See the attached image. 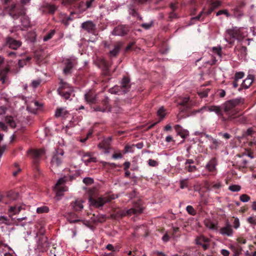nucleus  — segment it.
Listing matches in <instances>:
<instances>
[{
	"label": "nucleus",
	"instance_id": "nucleus-18",
	"mask_svg": "<svg viewBox=\"0 0 256 256\" xmlns=\"http://www.w3.org/2000/svg\"><path fill=\"white\" fill-rule=\"evenodd\" d=\"M84 99L86 102L90 104H97L98 100L97 94L92 90L84 94Z\"/></svg>",
	"mask_w": 256,
	"mask_h": 256
},
{
	"label": "nucleus",
	"instance_id": "nucleus-9",
	"mask_svg": "<svg viewBox=\"0 0 256 256\" xmlns=\"http://www.w3.org/2000/svg\"><path fill=\"white\" fill-rule=\"evenodd\" d=\"M101 104L102 106L100 105H96L94 107V110L95 112H110L112 110V106L110 104V98L105 96L101 100Z\"/></svg>",
	"mask_w": 256,
	"mask_h": 256
},
{
	"label": "nucleus",
	"instance_id": "nucleus-42",
	"mask_svg": "<svg viewBox=\"0 0 256 256\" xmlns=\"http://www.w3.org/2000/svg\"><path fill=\"white\" fill-rule=\"evenodd\" d=\"M10 71V66L7 65L5 67H0V76H7V74Z\"/></svg>",
	"mask_w": 256,
	"mask_h": 256
},
{
	"label": "nucleus",
	"instance_id": "nucleus-55",
	"mask_svg": "<svg viewBox=\"0 0 256 256\" xmlns=\"http://www.w3.org/2000/svg\"><path fill=\"white\" fill-rule=\"evenodd\" d=\"M185 169L187 170L188 172H193L196 170V168L195 166H191V165H184Z\"/></svg>",
	"mask_w": 256,
	"mask_h": 256
},
{
	"label": "nucleus",
	"instance_id": "nucleus-32",
	"mask_svg": "<svg viewBox=\"0 0 256 256\" xmlns=\"http://www.w3.org/2000/svg\"><path fill=\"white\" fill-rule=\"evenodd\" d=\"M31 59L32 58L30 56H27L24 59L20 60L17 64L18 68L20 69L26 65L27 64L30 62Z\"/></svg>",
	"mask_w": 256,
	"mask_h": 256
},
{
	"label": "nucleus",
	"instance_id": "nucleus-41",
	"mask_svg": "<svg viewBox=\"0 0 256 256\" xmlns=\"http://www.w3.org/2000/svg\"><path fill=\"white\" fill-rule=\"evenodd\" d=\"M5 121L12 128H14L16 127V122L14 120L13 118L11 116H6L5 118Z\"/></svg>",
	"mask_w": 256,
	"mask_h": 256
},
{
	"label": "nucleus",
	"instance_id": "nucleus-12",
	"mask_svg": "<svg viewBox=\"0 0 256 256\" xmlns=\"http://www.w3.org/2000/svg\"><path fill=\"white\" fill-rule=\"evenodd\" d=\"M81 28L89 34L93 35L96 34V24L91 20H87L82 23Z\"/></svg>",
	"mask_w": 256,
	"mask_h": 256
},
{
	"label": "nucleus",
	"instance_id": "nucleus-54",
	"mask_svg": "<svg viewBox=\"0 0 256 256\" xmlns=\"http://www.w3.org/2000/svg\"><path fill=\"white\" fill-rule=\"evenodd\" d=\"M212 51L214 54H216L219 56H222V48L220 47H214L212 48Z\"/></svg>",
	"mask_w": 256,
	"mask_h": 256
},
{
	"label": "nucleus",
	"instance_id": "nucleus-45",
	"mask_svg": "<svg viewBox=\"0 0 256 256\" xmlns=\"http://www.w3.org/2000/svg\"><path fill=\"white\" fill-rule=\"evenodd\" d=\"M49 211V208L46 206H42L38 207L36 209V212L38 214L46 213Z\"/></svg>",
	"mask_w": 256,
	"mask_h": 256
},
{
	"label": "nucleus",
	"instance_id": "nucleus-59",
	"mask_svg": "<svg viewBox=\"0 0 256 256\" xmlns=\"http://www.w3.org/2000/svg\"><path fill=\"white\" fill-rule=\"evenodd\" d=\"M148 164L150 166L154 167L158 166V162L154 160L150 159L148 161Z\"/></svg>",
	"mask_w": 256,
	"mask_h": 256
},
{
	"label": "nucleus",
	"instance_id": "nucleus-1",
	"mask_svg": "<svg viewBox=\"0 0 256 256\" xmlns=\"http://www.w3.org/2000/svg\"><path fill=\"white\" fill-rule=\"evenodd\" d=\"M244 104L242 98H235L226 102L222 106L224 116L222 122L226 124H243L246 122V118L242 114H238L239 110L236 108L240 104Z\"/></svg>",
	"mask_w": 256,
	"mask_h": 256
},
{
	"label": "nucleus",
	"instance_id": "nucleus-62",
	"mask_svg": "<svg viewBox=\"0 0 256 256\" xmlns=\"http://www.w3.org/2000/svg\"><path fill=\"white\" fill-rule=\"evenodd\" d=\"M220 2L219 1H214L212 2L210 6H212L214 10L220 6Z\"/></svg>",
	"mask_w": 256,
	"mask_h": 256
},
{
	"label": "nucleus",
	"instance_id": "nucleus-64",
	"mask_svg": "<svg viewBox=\"0 0 256 256\" xmlns=\"http://www.w3.org/2000/svg\"><path fill=\"white\" fill-rule=\"evenodd\" d=\"M218 135L222 136L226 140L230 139L232 137L231 135L227 132L224 134L220 132Z\"/></svg>",
	"mask_w": 256,
	"mask_h": 256
},
{
	"label": "nucleus",
	"instance_id": "nucleus-2",
	"mask_svg": "<svg viewBox=\"0 0 256 256\" xmlns=\"http://www.w3.org/2000/svg\"><path fill=\"white\" fill-rule=\"evenodd\" d=\"M243 30L242 28H238L236 27L226 30L225 36L226 40L230 44H232L234 42V40H231L232 39L242 40L246 36V34L243 32Z\"/></svg>",
	"mask_w": 256,
	"mask_h": 256
},
{
	"label": "nucleus",
	"instance_id": "nucleus-44",
	"mask_svg": "<svg viewBox=\"0 0 256 256\" xmlns=\"http://www.w3.org/2000/svg\"><path fill=\"white\" fill-rule=\"evenodd\" d=\"M204 13V10H202L197 16L192 18V20H197L201 22L203 21L205 16Z\"/></svg>",
	"mask_w": 256,
	"mask_h": 256
},
{
	"label": "nucleus",
	"instance_id": "nucleus-23",
	"mask_svg": "<svg viewBox=\"0 0 256 256\" xmlns=\"http://www.w3.org/2000/svg\"><path fill=\"white\" fill-rule=\"evenodd\" d=\"M83 201L82 200L77 199L75 201L71 202L70 206L76 212L81 211L84 208L82 204Z\"/></svg>",
	"mask_w": 256,
	"mask_h": 256
},
{
	"label": "nucleus",
	"instance_id": "nucleus-26",
	"mask_svg": "<svg viewBox=\"0 0 256 256\" xmlns=\"http://www.w3.org/2000/svg\"><path fill=\"white\" fill-rule=\"evenodd\" d=\"M174 128L178 135H180L182 138H186L188 134V130H184L179 124H176L174 126Z\"/></svg>",
	"mask_w": 256,
	"mask_h": 256
},
{
	"label": "nucleus",
	"instance_id": "nucleus-8",
	"mask_svg": "<svg viewBox=\"0 0 256 256\" xmlns=\"http://www.w3.org/2000/svg\"><path fill=\"white\" fill-rule=\"evenodd\" d=\"M64 151L62 149L58 148L52 156L50 164L52 168L60 166L63 162Z\"/></svg>",
	"mask_w": 256,
	"mask_h": 256
},
{
	"label": "nucleus",
	"instance_id": "nucleus-31",
	"mask_svg": "<svg viewBox=\"0 0 256 256\" xmlns=\"http://www.w3.org/2000/svg\"><path fill=\"white\" fill-rule=\"evenodd\" d=\"M112 140L110 138L103 140L99 144L98 146L105 150H108L110 148V142Z\"/></svg>",
	"mask_w": 256,
	"mask_h": 256
},
{
	"label": "nucleus",
	"instance_id": "nucleus-63",
	"mask_svg": "<svg viewBox=\"0 0 256 256\" xmlns=\"http://www.w3.org/2000/svg\"><path fill=\"white\" fill-rule=\"evenodd\" d=\"M188 182L186 180H183L180 182V187L183 189L188 187Z\"/></svg>",
	"mask_w": 256,
	"mask_h": 256
},
{
	"label": "nucleus",
	"instance_id": "nucleus-61",
	"mask_svg": "<svg viewBox=\"0 0 256 256\" xmlns=\"http://www.w3.org/2000/svg\"><path fill=\"white\" fill-rule=\"evenodd\" d=\"M180 228L178 227H172V236L174 238L177 236L176 234L178 232H180Z\"/></svg>",
	"mask_w": 256,
	"mask_h": 256
},
{
	"label": "nucleus",
	"instance_id": "nucleus-11",
	"mask_svg": "<svg viewBox=\"0 0 256 256\" xmlns=\"http://www.w3.org/2000/svg\"><path fill=\"white\" fill-rule=\"evenodd\" d=\"M65 66L63 70V72L67 75L72 72L73 67L77 64L76 59L74 58L66 59L64 61Z\"/></svg>",
	"mask_w": 256,
	"mask_h": 256
},
{
	"label": "nucleus",
	"instance_id": "nucleus-52",
	"mask_svg": "<svg viewBox=\"0 0 256 256\" xmlns=\"http://www.w3.org/2000/svg\"><path fill=\"white\" fill-rule=\"evenodd\" d=\"M246 220L249 224L256 226V216L248 217Z\"/></svg>",
	"mask_w": 256,
	"mask_h": 256
},
{
	"label": "nucleus",
	"instance_id": "nucleus-10",
	"mask_svg": "<svg viewBox=\"0 0 256 256\" xmlns=\"http://www.w3.org/2000/svg\"><path fill=\"white\" fill-rule=\"evenodd\" d=\"M25 10L26 9L23 6L16 7L15 4H13L10 6V15L14 20H16L25 14Z\"/></svg>",
	"mask_w": 256,
	"mask_h": 256
},
{
	"label": "nucleus",
	"instance_id": "nucleus-13",
	"mask_svg": "<svg viewBox=\"0 0 256 256\" xmlns=\"http://www.w3.org/2000/svg\"><path fill=\"white\" fill-rule=\"evenodd\" d=\"M130 27L126 24H120L116 26L112 32V34L116 36H123L128 34Z\"/></svg>",
	"mask_w": 256,
	"mask_h": 256
},
{
	"label": "nucleus",
	"instance_id": "nucleus-56",
	"mask_svg": "<svg viewBox=\"0 0 256 256\" xmlns=\"http://www.w3.org/2000/svg\"><path fill=\"white\" fill-rule=\"evenodd\" d=\"M106 220V218L104 215L103 214H98L97 218L96 219V222H103Z\"/></svg>",
	"mask_w": 256,
	"mask_h": 256
},
{
	"label": "nucleus",
	"instance_id": "nucleus-49",
	"mask_svg": "<svg viewBox=\"0 0 256 256\" xmlns=\"http://www.w3.org/2000/svg\"><path fill=\"white\" fill-rule=\"evenodd\" d=\"M186 210L190 214L194 216L196 214V210L191 206H188L186 208Z\"/></svg>",
	"mask_w": 256,
	"mask_h": 256
},
{
	"label": "nucleus",
	"instance_id": "nucleus-30",
	"mask_svg": "<svg viewBox=\"0 0 256 256\" xmlns=\"http://www.w3.org/2000/svg\"><path fill=\"white\" fill-rule=\"evenodd\" d=\"M206 137L212 142V144L210 146V148L212 150H216L218 146L220 144V142L216 138H213L207 134Z\"/></svg>",
	"mask_w": 256,
	"mask_h": 256
},
{
	"label": "nucleus",
	"instance_id": "nucleus-29",
	"mask_svg": "<svg viewBox=\"0 0 256 256\" xmlns=\"http://www.w3.org/2000/svg\"><path fill=\"white\" fill-rule=\"evenodd\" d=\"M66 218L70 223H75L80 222L78 216L73 212L68 213L66 216Z\"/></svg>",
	"mask_w": 256,
	"mask_h": 256
},
{
	"label": "nucleus",
	"instance_id": "nucleus-19",
	"mask_svg": "<svg viewBox=\"0 0 256 256\" xmlns=\"http://www.w3.org/2000/svg\"><path fill=\"white\" fill-rule=\"evenodd\" d=\"M82 160L86 165H88L91 162H97L96 158L94 156V154L90 152H83Z\"/></svg>",
	"mask_w": 256,
	"mask_h": 256
},
{
	"label": "nucleus",
	"instance_id": "nucleus-22",
	"mask_svg": "<svg viewBox=\"0 0 256 256\" xmlns=\"http://www.w3.org/2000/svg\"><path fill=\"white\" fill-rule=\"evenodd\" d=\"M220 232L222 235L227 236H232L233 234V230L231 225L229 223H226L225 226L220 228Z\"/></svg>",
	"mask_w": 256,
	"mask_h": 256
},
{
	"label": "nucleus",
	"instance_id": "nucleus-35",
	"mask_svg": "<svg viewBox=\"0 0 256 256\" xmlns=\"http://www.w3.org/2000/svg\"><path fill=\"white\" fill-rule=\"evenodd\" d=\"M7 196L10 200H14L18 198L19 194L16 192L10 190L8 192Z\"/></svg>",
	"mask_w": 256,
	"mask_h": 256
},
{
	"label": "nucleus",
	"instance_id": "nucleus-14",
	"mask_svg": "<svg viewBox=\"0 0 256 256\" xmlns=\"http://www.w3.org/2000/svg\"><path fill=\"white\" fill-rule=\"evenodd\" d=\"M196 242V244L201 246L204 250H208L210 247V239L204 236L197 237Z\"/></svg>",
	"mask_w": 256,
	"mask_h": 256
},
{
	"label": "nucleus",
	"instance_id": "nucleus-5",
	"mask_svg": "<svg viewBox=\"0 0 256 256\" xmlns=\"http://www.w3.org/2000/svg\"><path fill=\"white\" fill-rule=\"evenodd\" d=\"M144 208L142 206L141 200L134 202L133 204L132 207L129 210H124L120 212L121 217L125 216H131L132 214L138 215L142 212Z\"/></svg>",
	"mask_w": 256,
	"mask_h": 256
},
{
	"label": "nucleus",
	"instance_id": "nucleus-7",
	"mask_svg": "<svg viewBox=\"0 0 256 256\" xmlns=\"http://www.w3.org/2000/svg\"><path fill=\"white\" fill-rule=\"evenodd\" d=\"M28 153L32 158L34 169L37 171H39L38 165L40 162L41 156L45 153L44 150L42 148L38 150H30Z\"/></svg>",
	"mask_w": 256,
	"mask_h": 256
},
{
	"label": "nucleus",
	"instance_id": "nucleus-16",
	"mask_svg": "<svg viewBox=\"0 0 256 256\" xmlns=\"http://www.w3.org/2000/svg\"><path fill=\"white\" fill-rule=\"evenodd\" d=\"M49 247L48 238L44 235L40 236L38 242V248L42 252L46 251Z\"/></svg>",
	"mask_w": 256,
	"mask_h": 256
},
{
	"label": "nucleus",
	"instance_id": "nucleus-43",
	"mask_svg": "<svg viewBox=\"0 0 256 256\" xmlns=\"http://www.w3.org/2000/svg\"><path fill=\"white\" fill-rule=\"evenodd\" d=\"M158 116L160 118V121L162 120L166 116L165 110L164 107L160 108L157 112Z\"/></svg>",
	"mask_w": 256,
	"mask_h": 256
},
{
	"label": "nucleus",
	"instance_id": "nucleus-25",
	"mask_svg": "<svg viewBox=\"0 0 256 256\" xmlns=\"http://www.w3.org/2000/svg\"><path fill=\"white\" fill-rule=\"evenodd\" d=\"M43 11L49 14H54L56 10V7L54 4L46 3L42 6Z\"/></svg>",
	"mask_w": 256,
	"mask_h": 256
},
{
	"label": "nucleus",
	"instance_id": "nucleus-46",
	"mask_svg": "<svg viewBox=\"0 0 256 256\" xmlns=\"http://www.w3.org/2000/svg\"><path fill=\"white\" fill-rule=\"evenodd\" d=\"M10 220L6 216H0V224H5L6 225L10 224Z\"/></svg>",
	"mask_w": 256,
	"mask_h": 256
},
{
	"label": "nucleus",
	"instance_id": "nucleus-38",
	"mask_svg": "<svg viewBox=\"0 0 256 256\" xmlns=\"http://www.w3.org/2000/svg\"><path fill=\"white\" fill-rule=\"evenodd\" d=\"M191 102L190 101V98L188 97H185L182 98L181 102H180V104L186 107V108H189L191 106Z\"/></svg>",
	"mask_w": 256,
	"mask_h": 256
},
{
	"label": "nucleus",
	"instance_id": "nucleus-33",
	"mask_svg": "<svg viewBox=\"0 0 256 256\" xmlns=\"http://www.w3.org/2000/svg\"><path fill=\"white\" fill-rule=\"evenodd\" d=\"M222 187L220 182H212L207 186V189L208 190H218Z\"/></svg>",
	"mask_w": 256,
	"mask_h": 256
},
{
	"label": "nucleus",
	"instance_id": "nucleus-50",
	"mask_svg": "<svg viewBox=\"0 0 256 256\" xmlns=\"http://www.w3.org/2000/svg\"><path fill=\"white\" fill-rule=\"evenodd\" d=\"M228 189L232 192H239L241 189V187L238 185L234 184L230 186Z\"/></svg>",
	"mask_w": 256,
	"mask_h": 256
},
{
	"label": "nucleus",
	"instance_id": "nucleus-15",
	"mask_svg": "<svg viewBox=\"0 0 256 256\" xmlns=\"http://www.w3.org/2000/svg\"><path fill=\"white\" fill-rule=\"evenodd\" d=\"M234 52L238 56L239 60L244 59L247 55V48L243 46H237L234 48Z\"/></svg>",
	"mask_w": 256,
	"mask_h": 256
},
{
	"label": "nucleus",
	"instance_id": "nucleus-39",
	"mask_svg": "<svg viewBox=\"0 0 256 256\" xmlns=\"http://www.w3.org/2000/svg\"><path fill=\"white\" fill-rule=\"evenodd\" d=\"M67 112L63 108H57L55 116L56 118L64 116L67 114Z\"/></svg>",
	"mask_w": 256,
	"mask_h": 256
},
{
	"label": "nucleus",
	"instance_id": "nucleus-28",
	"mask_svg": "<svg viewBox=\"0 0 256 256\" xmlns=\"http://www.w3.org/2000/svg\"><path fill=\"white\" fill-rule=\"evenodd\" d=\"M21 206L18 205L10 206H9L8 213L10 216L16 214L20 212Z\"/></svg>",
	"mask_w": 256,
	"mask_h": 256
},
{
	"label": "nucleus",
	"instance_id": "nucleus-47",
	"mask_svg": "<svg viewBox=\"0 0 256 256\" xmlns=\"http://www.w3.org/2000/svg\"><path fill=\"white\" fill-rule=\"evenodd\" d=\"M233 250L234 252V256H239L242 251V248L238 245L236 247L233 248Z\"/></svg>",
	"mask_w": 256,
	"mask_h": 256
},
{
	"label": "nucleus",
	"instance_id": "nucleus-48",
	"mask_svg": "<svg viewBox=\"0 0 256 256\" xmlns=\"http://www.w3.org/2000/svg\"><path fill=\"white\" fill-rule=\"evenodd\" d=\"M55 33L54 30H51L50 32L46 34L43 38L44 42H46L52 38Z\"/></svg>",
	"mask_w": 256,
	"mask_h": 256
},
{
	"label": "nucleus",
	"instance_id": "nucleus-36",
	"mask_svg": "<svg viewBox=\"0 0 256 256\" xmlns=\"http://www.w3.org/2000/svg\"><path fill=\"white\" fill-rule=\"evenodd\" d=\"M120 46L119 44H115L113 50H110L109 56L110 57L116 56L119 53Z\"/></svg>",
	"mask_w": 256,
	"mask_h": 256
},
{
	"label": "nucleus",
	"instance_id": "nucleus-4",
	"mask_svg": "<svg viewBox=\"0 0 256 256\" xmlns=\"http://www.w3.org/2000/svg\"><path fill=\"white\" fill-rule=\"evenodd\" d=\"M115 198V196L114 194H106L103 196L96 197V198H90L89 201L90 204L94 207L96 208H100L102 207L105 204L110 202L112 200Z\"/></svg>",
	"mask_w": 256,
	"mask_h": 256
},
{
	"label": "nucleus",
	"instance_id": "nucleus-24",
	"mask_svg": "<svg viewBox=\"0 0 256 256\" xmlns=\"http://www.w3.org/2000/svg\"><path fill=\"white\" fill-rule=\"evenodd\" d=\"M253 82V78L252 76H249L243 80L240 88H238V90L240 91L243 88H248Z\"/></svg>",
	"mask_w": 256,
	"mask_h": 256
},
{
	"label": "nucleus",
	"instance_id": "nucleus-34",
	"mask_svg": "<svg viewBox=\"0 0 256 256\" xmlns=\"http://www.w3.org/2000/svg\"><path fill=\"white\" fill-rule=\"evenodd\" d=\"M20 22L24 28H26L30 26V20L28 18L26 15V14L20 17Z\"/></svg>",
	"mask_w": 256,
	"mask_h": 256
},
{
	"label": "nucleus",
	"instance_id": "nucleus-58",
	"mask_svg": "<svg viewBox=\"0 0 256 256\" xmlns=\"http://www.w3.org/2000/svg\"><path fill=\"white\" fill-rule=\"evenodd\" d=\"M240 223L239 219L238 218H234V221L233 222V226L234 228L237 229L240 227Z\"/></svg>",
	"mask_w": 256,
	"mask_h": 256
},
{
	"label": "nucleus",
	"instance_id": "nucleus-6",
	"mask_svg": "<svg viewBox=\"0 0 256 256\" xmlns=\"http://www.w3.org/2000/svg\"><path fill=\"white\" fill-rule=\"evenodd\" d=\"M58 94L60 95L66 100H68L71 94L73 92L74 90L72 87L70 86L69 84L64 82L62 80L60 82V86L57 90Z\"/></svg>",
	"mask_w": 256,
	"mask_h": 256
},
{
	"label": "nucleus",
	"instance_id": "nucleus-21",
	"mask_svg": "<svg viewBox=\"0 0 256 256\" xmlns=\"http://www.w3.org/2000/svg\"><path fill=\"white\" fill-rule=\"evenodd\" d=\"M66 182L64 178H60L55 185L56 190L57 191L58 194H60L61 192L66 190V188L62 186V185Z\"/></svg>",
	"mask_w": 256,
	"mask_h": 256
},
{
	"label": "nucleus",
	"instance_id": "nucleus-20",
	"mask_svg": "<svg viewBox=\"0 0 256 256\" xmlns=\"http://www.w3.org/2000/svg\"><path fill=\"white\" fill-rule=\"evenodd\" d=\"M218 164L217 160L216 158H212L210 160L206 166V168L211 172H214L216 170V166Z\"/></svg>",
	"mask_w": 256,
	"mask_h": 256
},
{
	"label": "nucleus",
	"instance_id": "nucleus-60",
	"mask_svg": "<svg viewBox=\"0 0 256 256\" xmlns=\"http://www.w3.org/2000/svg\"><path fill=\"white\" fill-rule=\"evenodd\" d=\"M83 182L86 184H90L94 182V180L90 178H84Z\"/></svg>",
	"mask_w": 256,
	"mask_h": 256
},
{
	"label": "nucleus",
	"instance_id": "nucleus-40",
	"mask_svg": "<svg viewBox=\"0 0 256 256\" xmlns=\"http://www.w3.org/2000/svg\"><path fill=\"white\" fill-rule=\"evenodd\" d=\"M210 90V89L208 88H203L199 90V91L198 92V94L200 98H206L208 96V93Z\"/></svg>",
	"mask_w": 256,
	"mask_h": 256
},
{
	"label": "nucleus",
	"instance_id": "nucleus-51",
	"mask_svg": "<svg viewBox=\"0 0 256 256\" xmlns=\"http://www.w3.org/2000/svg\"><path fill=\"white\" fill-rule=\"evenodd\" d=\"M244 76V73L242 72H236L234 78H236V80H240Z\"/></svg>",
	"mask_w": 256,
	"mask_h": 256
},
{
	"label": "nucleus",
	"instance_id": "nucleus-17",
	"mask_svg": "<svg viewBox=\"0 0 256 256\" xmlns=\"http://www.w3.org/2000/svg\"><path fill=\"white\" fill-rule=\"evenodd\" d=\"M6 45L10 48L16 50L21 46L22 42L12 37L8 36L6 40Z\"/></svg>",
	"mask_w": 256,
	"mask_h": 256
},
{
	"label": "nucleus",
	"instance_id": "nucleus-57",
	"mask_svg": "<svg viewBox=\"0 0 256 256\" xmlns=\"http://www.w3.org/2000/svg\"><path fill=\"white\" fill-rule=\"evenodd\" d=\"M178 18V15L174 11L170 12L168 16V20L172 21L173 19L177 18Z\"/></svg>",
	"mask_w": 256,
	"mask_h": 256
},
{
	"label": "nucleus",
	"instance_id": "nucleus-27",
	"mask_svg": "<svg viewBox=\"0 0 256 256\" xmlns=\"http://www.w3.org/2000/svg\"><path fill=\"white\" fill-rule=\"evenodd\" d=\"M208 110L209 112H215L218 116H220L222 121V116H224V113L222 110V108L218 106H210L208 107Z\"/></svg>",
	"mask_w": 256,
	"mask_h": 256
},
{
	"label": "nucleus",
	"instance_id": "nucleus-53",
	"mask_svg": "<svg viewBox=\"0 0 256 256\" xmlns=\"http://www.w3.org/2000/svg\"><path fill=\"white\" fill-rule=\"evenodd\" d=\"M240 200L242 202H248L250 200V197L246 194H242L240 196Z\"/></svg>",
	"mask_w": 256,
	"mask_h": 256
},
{
	"label": "nucleus",
	"instance_id": "nucleus-37",
	"mask_svg": "<svg viewBox=\"0 0 256 256\" xmlns=\"http://www.w3.org/2000/svg\"><path fill=\"white\" fill-rule=\"evenodd\" d=\"M204 222L206 226L210 230H216L218 228L216 225L210 220H206Z\"/></svg>",
	"mask_w": 256,
	"mask_h": 256
},
{
	"label": "nucleus",
	"instance_id": "nucleus-3",
	"mask_svg": "<svg viewBox=\"0 0 256 256\" xmlns=\"http://www.w3.org/2000/svg\"><path fill=\"white\" fill-rule=\"evenodd\" d=\"M131 88L130 79L124 76L123 77L120 86H115L110 89L112 94H123L130 91Z\"/></svg>",
	"mask_w": 256,
	"mask_h": 256
}]
</instances>
